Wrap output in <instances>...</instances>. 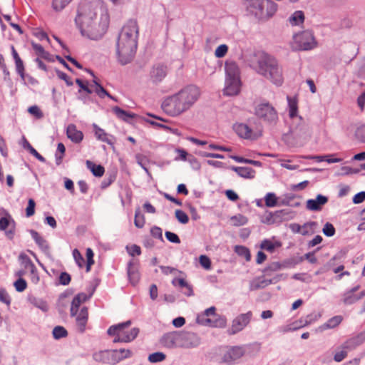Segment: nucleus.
I'll return each mask as SVG.
<instances>
[{"label": "nucleus", "mask_w": 365, "mask_h": 365, "mask_svg": "<svg viewBox=\"0 0 365 365\" xmlns=\"http://www.w3.org/2000/svg\"><path fill=\"white\" fill-rule=\"evenodd\" d=\"M35 206L36 202L33 199H29L28 201V205L26 209V217H29L34 215L35 213Z\"/></svg>", "instance_id": "052dcab7"}, {"label": "nucleus", "mask_w": 365, "mask_h": 365, "mask_svg": "<svg viewBox=\"0 0 365 365\" xmlns=\"http://www.w3.org/2000/svg\"><path fill=\"white\" fill-rule=\"evenodd\" d=\"M247 16L258 22L264 23L276 14L278 6L272 0H243Z\"/></svg>", "instance_id": "20e7f679"}, {"label": "nucleus", "mask_w": 365, "mask_h": 365, "mask_svg": "<svg viewBox=\"0 0 365 365\" xmlns=\"http://www.w3.org/2000/svg\"><path fill=\"white\" fill-rule=\"evenodd\" d=\"M328 202V197L322 195H318L316 199H309L307 201V209L312 211H319L322 206Z\"/></svg>", "instance_id": "f3484780"}, {"label": "nucleus", "mask_w": 365, "mask_h": 365, "mask_svg": "<svg viewBox=\"0 0 365 365\" xmlns=\"http://www.w3.org/2000/svg\"><path fill=\"white\" fill-rule=\"evenodd\" d=\"M73 0H53L52 8L56 11H61L66 8Z\"/></svg>", "instance_id": "4c0bfd02"}, {"label": "nucleus", "mask_w": 365, "mask_h": 365, "mask_svg": "<svg viewBox=\"0 0 365 365\" xmlns=\"http://www.w3.org/2000/svg\"><path fill=\"white\" fill-rule=\"evenodd\" d=\"M215 307L207 309L202 315L198 316L197 322L203 325L213 327H223L226 325V319L215 313Z\"/></svg>", "instance_id": "6e6552de"}, {"label": "nucleus", "mask_w": 365, "mask_h": 365, "mask_svg": "<svg viewBox=\"0 0 365 365\" xmlns=\"http://www.w3.org/2000/svg\"><path fill=\"white\" fill-rule=\"evenodd\" d=\"M88 299V296L84 293L78 294L71 302V316L74 317L77 314L81 304Z\"/></svg>", "instance_id": "393cba45"}, {"label": "nucleus", "mask_w": 365, "mask_h": 365, "mask_svg": "<svg viewBox=\"0 0 365 365\" xmlns=\"http://www.w3.org/2000/svg\"><path fill=\"white\" fill-rule=\"evenodd\" d=\"M274 215L275 216V221L279 223L292 219L294 217V212L289 209H283L274 212Z\"/></svg>", "instance_id": "a878e982"}, {"label": "nucleus", "mask_w": 365, "mask_h": 365, "mask_svg": "<svg viewBox=\"0 0 365 365\" xmlns=\"http://www.w3.org/2000/svg\"><path fill=\"white\" fill-rule=\"evenodd\" d=\"M0 230L4 231L5 235L8 239H14L16 231V222L8 212H6L5 217L0 218Z\"/></svg>", "instance_id": "4468645a"}, {"label": "nucleus", "mask_w": 365, "mask_h": 365, "mask_svg": "<svg viewBox=\"0 0 365 365\" xmlns=\"http://www.w3.org/2000/svg\"><path fill=\"white\" fill-rule=\"evenodd\" d=\"M93 127L94 129L95 135L98 140L107 143L111 145L114 144V142L108 138V134L103 129L98 127L96 124H93Z\"/></svg>", "instance_id": "7c9ffc66"}, {"label": "nucleus", "mask_w": 365, "mask_h": 365, "mask_svg": "<svg viewBox=\"0 0 365 365\" xmlns=\"http://www.w3.org/2000/svg\"><path fill=\"white\" fill-rule=\"evenodd\" d=\"M168 68L164 64L157 63L153 65L150 71V81L157 84L161 82L167 76Z\"/></svg>", "instance_id": "2eb2a0df"}, {"label": "nucleus", "mask_w": 365, "mask_h": 365, "mask_svg": "<svg viewBox=\"0 0 365 365\" xmlns=\"http://www.w3.org/2000/svg\"><path fill=\"white\" fill-rule=\"evenodd\" d=\"M228 51V46L226 44H221L215 51V55L217 58L224 57Z\"/></svg>", "instance_id": "6e6d98bb"}, {"label": "nucleus", "mask_w": 365, "mask_h": 365, "mask_svg": "<svg viewBox=\"0 0 365 365\" xmlns=\"http://www.w3.org/2000/svg\"><path fill=\"white\" fill-rule=\"evenodd\" d=\"M235 251L239 255L245 257L247 261L250 260L251 255L248 248L244 246H236Z\"/></svg>", "instance_id": "09e8293b"}, {"label": "nucleus", "mask_w": 365, "mask_h": 365, "mask_svg": "<svg viewBox=\"0 0 365 365\" xmlns=\"http://www.w3.org/2000/svg\"><path fill=\"white\" fill-rule=\"evenodd\" d=\"M95 92L101 98H103L105 96L112 98V96L107 92V91L101 84H98V87L96 88Z\"/></svg>", "instance_id": "e2e57ef3"}, {"label": "nucleus", "mask_w": 365, "mask_h": 365, "mask_svg": "<svg viewBox=\"0 0 365 365\" xmlns=\"http://www.w3.org/2000/svg\"><path fill=\"white\" fill-rule=\"evenodd\" d=\"M269 279H264L263 277H257L252 279L250 283V290H257L259 289H263L269 285L268 283Z\"/></svg>", "instance_id": "c756f323"}, {"label": "nucleus", "mask_w": 365, "mask_h": 365, "mask_svg": "<svg viewBox=\"0 0 365 365\" xmlns=\"http://www.w3.org/2000/svg\"><path fill=\"white\" fill-rule=\"evenodd\" d=\"M183 337V348L195 347L200 343V338L193 332L184 331Z\"/></svg>", "instance_id": "6ab92c4d"}, {"label": "nucleus", "mask_w": 365, "mask_h": 365, "mask_svg": "<svg viewBox=\"0 0 365 365\" xmlns=\"http://www.w3.org/2000/svg\"><path fill=\"white\" fill-rule=\"evenodd\" d=\"M178 286L181 288H187V291H182V293L187 297H191L193 295L192 287L190 284H189L184 279L179 278L178 279Z\"/></svg>", "instance_id": "79ce46f5"}, {"label": "nucleus", "mask_w": 365, "mask_h": 365, "mask_svg": "<svg viewBox=\"0 0 365 365\" xmlns=\"http://www.w3.org/2000/svg\"><path fill=\"white\" fill-rule=\"evenodd\" d=\"M251 66L260 75L280 86L283 82L282 70L275 58L264 52L254 54Z\"/></svg>", "instance_id": "7ed1b4c3"}, {"label": "nucleus", "mask_w": 365, "mask_h": 365, "mask_svg": "<svg viewBox=\"0 0 365 365\" xmlns=\"http://www.w3.org/2000/svg\"><path fill=\"white\" fill-rule=\"evenodd\" d=\"M138 43L132 41V40L124 38L121 36H118L117 41V55L119 63L121 65H126L133 59Z\"/></svg>", "instance_id": "423d86ee"}, {"label": "nucleus", "mask_w": 365, "mask_h": 365, "mask_svg": "<svg viewBox=\"0 0 365 365\" xmlns=\"http://www.w3.org/2000/svg\"><path fill=\"white\" fill-rule=\"evenodd\" d=\"M322 232L326 236L332 237L334 235L336 231L332 224L327 222L322 229Z\"/></svg>", "instance_id": "4d7b16f0"}, {"label": "nucleus", "mask_w": 365, "mask_h": 365, "mask_svg": "<svg viewBox=\"0 0 365 365\" xmlns=\"http://www.w3.org/2000/svg\"><path fill=\"white\" fill-rule=\"evenodd\" d=\"M317 227V222L310 221L302 225V235H312L315 232V229Z\"/></svg>", "instance_id": "473e14b6"}, {"label": "nucleus", "mask_w": 365, "mask_h": 365, "mask_svg": "<svg viewBox=\"0 0 365 365\" xmlns=\"http://www.w3.org/2000/svg\"><path fill=\"white\" fill-rule=\"evenodd\" d=\"M19 259L25 269H35V265L29 258V257L25 253H21L19 256Z\"/></svg>", "instance_id": "c9c22d12"}, {"label": "nucleus", "mask_w": 365, "mask_h": 365, "mask_svg": "<svg viewBox=\"0 0 365 365\" xmlns=\"http://www.w3.org/2000/svg\"><path fill=\"white\" fill-rule=\"evenodd\" d=\"M255 115L269 125H275L278 120L276 109L268 102L258 104L255 108Z\"/></svg>", "instance_id": "0eeeda50"}, {"label": "nucleus", "mask_w": 365, "mask_h": 365, "mask_svg": "<svg viewBox=\"0 0 365 365\" xmlns=\"http://www.w3.org/2000/svg\"><path fill=\"white\" fill-rule=\"evenodd\" d=\"M68 335L66 329L61 326L55 327L53 329V336L54 339H59L63 337H66Z\"/></svg>", "instance_id": "49530a36"}, {"label": "nucleus", "mask_w": 365, "mask_h": 365, "mask_svg": "<svg viewBox=\"0 0 365 365\" xmlns=\"http://www.w3.org/2000/svg\"><path fill=\"white\" fill-rule=\"evenodd\" d=\"M165 357V354L162 352H155L149 355L148 360L152 363H157L163 361Z\"/></svg>", "instance_id": "3c124183"}, {"label": "nucleus", "mask_w": 365, "mask_h": 365, "mask_svg": "<svg viewBox=\"0 0 365 365\" xmlns=\"http://www.w3.org/2000/svg\"><path fill=\"white\" fill-rule=\"evenodd\" d=\"M200 264L206 269H209L211 267V261L210 258L206 255H200L199 258Z\"/></svg>", "instance_id": "69168bd1"}, {"label": "nucleus", "mask_w": 365, "mask_h": 365, "mask_svg": "<svg viewBox=\"0 0 365 365\" xmlns=\"http://www.w3.org/2000/svg\"><path fill=\"white\" fill-rule=\"evenodd\" d=\"M175 214V217L178 219V220L180 222H181L182 224H186L188 222V221H189L188 216L183 211H182L180 210H176Z\"/></svg>", "instance_id": "13d9d810"}, {"label": "nucleus", "mask_w": 365, "mask_h": 365, "mask_svg": "<svg viewBox=\"0 0 365 365\" xmlns=\"http://www.w3.org/2000/svg\"><path fill=\"white\" fill-rule=\"evenodd\" d=\"M281 245L279 242H277L275 244L272 243L269 240H264L262 242L260 245V247L262 250H264L266 251H268L271 253H272L274 251V249L276 247H279Z\"/></svg>", "instance_id": "ea45409f"}, {"label": "nucleus", "mask_w": 365, "mask_h": 365, "mask_svg": "<svg viewBox=\"0 0 365 365\" xmlns=\"http://www.w3.org/2000/svg\"><path fill=\"white\" fill-rule=\"evenodd\" d=\"M342 321L341 316H335L329 319L327 323L323 325L324 329H331L337 327Z\"/></svg>", "instance_id": "a18cd8bd"}, {"label": "nucleus", "mask_w": 365, "mask_h": 365, "mask_svg": "<svg viewBox=\"0 0 365 365\" xmlns=\"http://www.w3.org/2000/svg\"><path fill=\"white\" fill-rule=\"evenodd\" d=\"M71 275L67 272H61L58 280L59 283L62 285H68L71 282Z\"/></svg>", "instance_id": "774afa93"}, {"label": "nucleus", "mask_w": 365, "mask_h": 365, "mask_svg": "<svg viewBox=\"0 0 365 365\" xmlns=\"http://www.w3.org/2000/svg\"><path fill=\"white\" fill-rule=\"evenodd\" d=\"M231 221L235 226L244 225L247 222V218L242 215H235L231 217Z\"/></svg>", "instance_id": "8fccbe9b"}, {"label": "nucleus", "mask_w": 365, "mask_h": 365, "mask_svg": "<svg viewBox=\"0 0 365 365\" xmlns=\"http://www.w3.org/2000/svg\"><path fill=\"white\" fill-rule=\"evenodd\" d=\"M245 354V350L242 346H231L222 354L221 361L227 364H232L243 356Z\"/></svg>", "instance_id": "f8f14e48"}, {"label": "nucleus", "mask_w": 365, "mask_h": 365, "mask_svg": "<svg viewBox=\"0 0 365 365\" xmlns=\"http://www.w3.org/2000/svg\"><path fill=\"white\" fill-rule=\"evenodd\" d=\"M116 354L113 350H103L93 353V359L96 362L114 365L120 361Z\"/></svg>", "instance_id": "ddd939ff"}, {"label": "nucleus", "mask_w": 365, "mask_h": 365, "mask_svg": "<svg viewBox=\"0 0 365 365\" xmlns=\"http://www.w3.org/2000/svg\"><path fill=\"white\" fill-rule=\"evenodd\" d=\"M287 101L289 103V115L291 118H294L297 115V103L294 99H292L291 97L287 96Z\"/></svg>", "instance_id": "58836bf2"}, {"label": "nucleus", "mask_w": 365, "mask_h": 365, "mask_svg": "<svg viewBox=\"0 0 365 365\" xmlns=\"http://www.w3.org/2000/svg\"><path fill=\"white\" fill-rule=\"evenodd\" d=\"M131 324L130 320L110 327L107 331L109 336H114L113 343H128L133 341L139 334L138 328L126 330Z\"/></svg>", "instance_id": "39448f33"}, {"label": "nucleus", "mask_w": 365, "mask_h": 365, "mask_svg": "<svg viewBox=\"0 0 365 365\" xmlns=\"http://www.w3.org/2000/svg\"><path fill=\"white\" fill-rule=\"evenodd\" d=\"M234 130L236 133L241 138L245 139H257L260 135L255 133L245 123L235 124L234 125Z\"/></svg>", "instance_id": "dca6fc26"}, {"label": "nucleus", "mask_w": 365, "mask_h": 365, "mask_svg": "<svg viewBox=\"0 0 365 365\" xmlns=\"http://www.w3.org/2000/svg\"><path fill=\"white\" fill-rule=\"evenodd\" d=\"M14 285L17 292H21L26 289L27 283L25 279L20 277L14 282Z\"/></svg>", "instance_id": "5fc2aeb1"}, {"label": "nucleus", "mask_w": 365, "mask_h": 365, "mask_svg": "<svg viewBox=\"0 0 365 365\" xmlns=\"http://www.w3.org/2000/svg\"><path fill=\"white\" fill-rule=\"evenodd\" d=\"M282 269V264L278 262L270 263L267 267L264 268L263 272L265 275H271L272 272H276Z\"/></svg>", "instance_id": "de8ad7c7"}, {"label": "nucleus", "mask_w": 365, "mask_h": 365, "mask_svg": "<svg viewBox=\"0 0 365 365\" xmlns=\"http://www.w3.org/2000/svg\"><path fill=\"white\" fill-rule=\"evenodd\" d=\"M199 96L200 91L196 86H187L178 93L166 98L162 103V108L170 115H178L188 110Z\"/></svg>", "instance_id": "f03ea898"}, {"label": "nucleus", "mask_w": 365, "mask_h": 365, "mask_svg": "<svg viewBox=\"0 0 365 365\" xmlns=\"http://www.w3.org/2000/svg\"><path fill=\"white\" fill-rule=\"evenodd\" d=\"M150 234L153 237L163 241L162 229L158 226H153L150 229Z\"/></svg>", "instance_id": "0e129e2a"}, {"label": "nucleus", "mask_w": 365, "mask_h": 365, "mask_svg": "<svg viewBox=\"0 0 365 365\" xmlns=\"http://www.w3.org/2000/svg\"><path fill=\"white\" fill-rule=\"evenodd\" d=\"M113 111L119 119L125 122H130L131 119H133L137 116L136 114L127 112L118 106H115L113 108Z\"/></svg>", "instance_id": "c85d7f7f"}, {"label": "nucleus", "mask_w": 365, "mask_h": 365, "mask_svg": "<svg viewBox=\"0 0 365 365\" xmlns=\"http://www.w3.org/2000/svg\"><path fill=\"white\" fill-rule=\"evenodd\" d=\"M29 232H30L32 238L34 240L36 243L40 247V249L43 252L48 253L49 252V245H48L47 241L43 237L40 236V235L34 230H30Z\"/></svg>", "instance_id": "b1692460"}, {"label": "nucleus", "mask_w": 365, "mask_h": 365, "mask_svg": "<svg viewBox=\"0 0 365 365\" xmlns=\"http://www.w3.org/2000/svg\"><path fill=\"white\" fill-rule=\"evenodd\" d=\"M320 249L321 247H317L314 251L306 253L304 255L300 257L299 261L302 262L303 260L306 259L311 264L317 263L318 260L317 258L315 257V253Z\"/></svg>", "instance_id": "37998d69"}, {"label": "nucleus", "mask_w": 365, "mask_h": 365, "mask_svg": "<svg viewBox=\"0 0 365 365\" xmlns=\"http://www.w3.org/2000/svg\"><path fill=\"white\" fill-rule=\"evenodd\" d=\"M75 21L82 36L91 40H98L106 33L109 18L100 0H81Z\"/></svg>", "instance_id": "f257e3e1"}, {"label": "nucleus", "mask_w": 365, "mask_h": 365, "mask_svg": "<svg viewBox=\"0 0 365 365\" xmlns=\"http://www.w3.org/2000/svg\"><path fill=\"white\" fill-rule=\"evenodd\" d=\"M16 71L23 81L25 80V68L21 59L15 61Z\"/></svg>", "instance_id": "864d4df0"}, {"label": "nucleus", "mask_w": 365, "mask_h": 365, "mask_svg": "<svg viewBox=\"0 0 365 365\" xmlns=\"http://www.w3.org/2000/svg\"><path fill=\"white\" fill-rule=\"evenodd\" d=\"M86 165L91 170L93 175L96 177H102L105 173V168L101 165H96L90 160L86 161Z\"/></svg>", "instance_id": "2f4dec72"}, {"label": "nucleus", "mask_w": 365, "mask_h": 365, "mask_svg": "<svg viewBox=\"0 0 365 365\" xmlns=\"http://www.w3.org/2000/svg\"><path fill=\"white\" fill-rule=\"evenodd\" d=\"M226 78L240 79V69L235 61H227L225 65Z\"/></svg>", "instance_id": "412c9836"}, {"label": "nucleus", "mask_w": 365, "mask_h": 365, "mask_svg": "<svg viewBox=\"0 0 365 365\" xmlns=\"http://www.w3.org/2000/svg\"><path fill=\"white\" fill-rule=\"evenodd\" d=\"M294 42L297 48L302 51L313 49L317 46V41L311 31H304L294 36Z\"/></svg>", "instance_id": "1a4fd4ad"}, {"label": "nucleus", "mask_w": 365, "mask_h": 365, "mask_svg": "<svg viewBox=\"0 0 365 365\" xmlns=\"http://www.w3.org/2000/svg\"><path fill=\"white\" fill-rule=\"evenodd\" d=\"M160 344L167 348H176V336L175 331L165 334L160 340Z\"/></svg>", "instance_id": "5701e85b"}, {"label": "nucleus", "mask_w": 365, "mask_h": 365, "mask_svg": "<svg viewBox=\"0 0 365 365\" xmlns=\"http://www.w3.org/2000/svg\"><path fill=\"white\" fill-rule=\"evenodd\" d=\"M113 352H116L117 356L120 358V361L130 358L132 356V351L130 349H113Z\"/></svg>", "instance_id": "603ef678"}, {"label": "nucleus", "mask_w": 365, "mask_h": 365, "mask_svg": "<svg viewBox=\"0 0 365 365\" xmlns=\"http://www.w3.org/2000/svg\"><path fill=\"white\" fill-rule=\"evenodd\" d=\"M165 235V237L167 238V240L168 241H170V242L176 243V244L180 243V240L179 237L178 236V235H176L175 233L170 232V231H166Z\"/></svg>", "instance_id": "680f3d73"}, {"label": "nucleus", "mask_w": 365, "mask_h": 365, "mask_svg": "<svg viewBox=\"0 0 365 365\" xmlns=\"http://www.w3.org/2000/svg\"><path fill=\"white\" fill-rule=\"evenodd\" d=\"M240 79L226 78L225 87L223 93L225 96H235L240 91Z\"/></svg>", "instance_id": "a211bd4d"}, {"label": "nucleus", "mask_w": 365, "mask_h": 365, "mask_svg": "<svg viewBox=\"0 0 365 365\" xmlns=\"http://www.w3.org/2000/svg\"><path fill=\"white\" fill-rule=\"evenodd\" d=\"M73 255L74 259H75L76 264L78 265V267L81 268L83 267L85 260H84V258L82 256V255L80 253V252L77 249H75L73 251Z\"/></svg>", "instance_id": "bf43d9fd"}, {"label": "nucleus", "mask_w": 365, "mask_h": 365, "mask_svg": "<svg viewBox=\"0 0 365 365\" xmlns=\"http://www.w3.org/2000/svg\"><path fill=\"white\" fill-rule=\"evenodd\" d=\"M342 302L346 305H350L359 301L357 294H354L349 290L345 292L342 295Z\"/></svg>", "instance_id": "f704fd0d"}, {"label": "nucleus", "mask_w": 365, "mask_h": 365, "mask_svg": "<svg viewBox=\"0 0 365 365\" xmlns=\"http://www.w3.org/2000/svg\"><path fill=\"white\" fill-rule=\"evenodd\" d=\"M304 20V14L302 11H296L289 19V23L293 26H297L303 23Z\"/></svg>", "instance_id": "72a5a7b5"}, {"label": "nucleus", "mask_w": 365, "mask_h": 365, "mask_svg": "<svg viewBox=\"0 0 365 365\" xmlns=\"http://www.w3.org/2000/svg\"><path fill=\"white\" fill-rule=\"evenodd\" d=\"M24 148L27 149L29 153L33 155L34 156H35L39 161L42 162V163H45L46 162V159L44 157H43L41 154H39L36 150L35 148H34L32 147V145L26 140H25V143H24Z\"/></svg>", "instance_id": "a19ab883"}, {"label": "nucleus", "mask_w": 365, "mask_h": 365, "mask_svg": "<svg viewBox=\"0 0 365 365\" xmlns=\"http://www.w3.org/2000/svg\"><path fill=\"white\" fill-rule=\"evenodd\" d=\"M139 34V27L135 19H130L123 26L119 36L124 38L132 40L133 42L138 43V37Z\"/></svg>", "instance_id": "9b49d317"}, {"label": "nucleus", "mask_w": 365, "mask_h": 365, "mask_svg": "<svg viewBox=\"0 0 365 365\" xmlns=\"http://www.w3.org/2000/svg\"><path fill=\"white\" fill-rule=\"evenodd\" d=\"M88 311L86 307L81 309L79 314L76 317V324L79 332L83 333L86 329V325L88 322Z\"/></svg>", "instance_id": "aec40b11"}, {"label": "nucleus", "mask_w": 365, "mask_h": 365, "mask_svg": "<svg viewBox=\"0 0 365 365\" xmlns=\"http://www.w3.org/2000/svg\"><path fill=\"white\" fill-rule=\"evenodd\" d=\"M358 346L356 345V344L354 342V341L350 338L349 339H347L342 345H341V348L343 349H346V350H349V351H351V350H354V349H356Z\"/></svg>", "instance_id": "338daca9"}, {"label": "nucleus", "mask_w": 365, "mask_h": 365, "mask_svg": "<svg viewBox=\"0 0 365 365\" xmlns=\"http://www.w3.org/2000/svg\"><path fill=\"white\" fill-rule=\"evenodd\" d=\"M145 217L141 213L140 208H137L135 212L134 224L138 228H143L145 225Z\"/></svg>", "instance_id": "e433bc0d"}, {"label": "nucleus", "mask_w": 365, "mask_h": 365, "mask_svg": "<svg viewBox=\"0 0 365 365\" xmlns=\"http://www.w3.org/2000/svg\"><path fill=\"white\" fill-rule=\"evenodd\" d=\"M67 137L73 143H79L83 138V134L81 130H77L76 126L70 124L66 130Z\"/></svg>", "instance_id": "4be33fe9"}, {"label": "nucleus", "mask_w": 365, "mask_h": 365, "mask_svg": "<svg viewBox=\"0 0 365 365\" xmlns=\"http://www.w3.org/2000/svg\"><path fill=\"white\" fill-rule=\"evenodd\" d=\"M128 276L130 283L135 285L140 280V273L138 267L132 262L128 264Z\"/></svg>", "instance_id": "cd10ccee"}, {"label": "nucleus", "mask_w": 365, "mask_h": 365, "mask_svg": "<svg viewBox=\"0 0 365 365\" xmlns=\"http://www.w3.org/2000/svg\"><path fill=\"white\" fill-rule=\"evenodd\" d=\"M231 170L236 172L237 175L244 178L252 179L255 178V170L249 167H231Z\"/></svg>", "instance_id": "bb28decb"}, {"label": "nucleus", "mask_w": 365, "mask_h": 365, "mask_svg": "<svg viewBox=\"0 0 365 365\" xmlns=\"http://www.w3.org/2000/svg\"><path fill=\"white\" fill-rule=\"evenodd\" d=\"M265 205L272 207L277 205V197L273 192H268L264 197Z\"/></svg>", "instance_id": "c03bdc74"}, {"label": "nucleus", "mask_w": 365, "mask_h": 365, "mask_svg": "<svg viewBox=\"0 0 365 365\" xmlns=\"http://www.w3.org/2000/svg\"><path fill=\"white\" fill-rule=\"evenodd\" d=\"M252 317V312L251 311L245 314H240L235 317L232 322L231 327L228 329L230 335L235 334L240 331L243 330L245 327L250 323Z\"/></svg>", "instance_id": "9d476101"}]
</instances>
